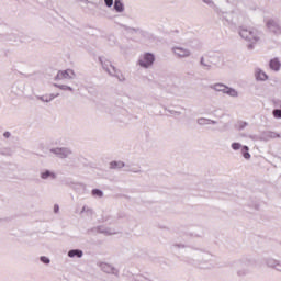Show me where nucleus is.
I'll use <instances>...</instances> for the list:
<instances>
[{"label": "nucleus", "mask_w": 281, "mask_h": 281, "mask_svg": "<svg viewBox=\"0 0 281 281\" xmlns=\"http://www.w3.org/2000/svg\"><path fill=\"white\" fill-rule=\"evenodd\" d=\"M40 178L43 181H54L56 179V172L49 170V169H44L40 172Z\"/></svg>", "instance_id": "obj_11"}, {"label": "nucleus", "mask_w": 281, "mask_h": 281, "mask_svg": "<svg viewBox=\"0 0 281 281\" xmlns=\"http://www.w3.org/2000/svg\"><path fill=\"white\" fill-rule=\"evenodd\" d=\"M60 94H48V101L52 102V100H55V98H58Z\"/></svg>", "instance_id": "obj_35"}, {"label": "nucleus", "mask_w": 281, "mask_h": 281, "mask_svg": "<svg viewBox=\"0 0 281 281\" xmlns=\"http://www.w3.org/2000/svg\"><path fill=\"white\" fill-rule=\"evenodd\" d=\"M100 232H101V234H109L110 236L114 234V233L111 232V231H100Z\"/></svg>", "instance_id": "obj_40"}, {"label": "nucleus", "mask_w": 281, "mask_h": 281, "mask_svg": "<svg viewBox=\"0 0 281 281\" xmlns=\"http://www.w3.org/2000/svg\"><path fill=\"white\" fill-rule=\"evenodd\" d=\"M231 148L233 150H241L244 159H251V154H249V146L235 142L231 144Z\"/></svg>", "instance_id": "obj_6"}, {"label": "nucleus", "mask_w": 281, "mask_h": 281, "mask_svg": "<svg viewBox=\"0 0 281 281\" xmlns=\"http://www.w3.org/2000/svg\"><path fill=\"white\" fill-rule=\"evenodd\" d=\"M36 100H41V102L49 103V97H48V94L36 95Z\"/></svg>", "instance_id": "obj_29"}, {"label": "nucleus", "mask_w": 281, "mask_h": 281, "mask_svg": "<svg viewBox=\"0 0 281 281\" xmlns=\"http://www.w3.org/2000/svg\"><path fill=\"white\" fill-rule=\"evenodd\" d=\"M3 220L0 217V223L2 222Z\"/></svg>", "instance_id": "obj_43"}, {"label": "nucleus", "mask_w": 281, "mask_h": 281, "mask_svg": "<svg viewBox=\"0 0 281 281\" xmlns=\"http://www.w3.org/2000/svg\"><path fill=\"white\" fill-rule=\"evenodd\" d=\"M279 260H276L273 258H266V265L268 267H271L272 269H277L278 270V265H279Z\"/></svg>", "instance_id": "obj_22"}, {"label": "nucleus", "mask_w": 281, "mask_h": 281, "mask_svg": "<svg viewBox=\"0 0 281 281\" xmlns=\"http://www.w3.org/2000/svg\"><path fill=\"white\" fill-rule=\"evenodd\" d=\"M202 1H203V3L209 5V8H216V4L214 3L213 0H202Z\"/></svg>", "instance_id": "obj_30"}, {"label": "nucleus", "mask_w": 281, "mask_h": 281, "mask_svg": "<svg viewBox=\"0 0 281 281\" xmlns=\"http://www.w3.org/2000/svg\"><path fill=\"white\" fill-rule=\"evenodd\" d=\"M114 10L119 13L124 12V3H122V0H114Z\"/></svg>", "instance_id": "obj_24"}, {"label": "nucleus", "mask_w": 281, "mask_h": 281, "mask_svg": "<svg viewBox=\"0 0 281 281\" xmlns=\"http://www.w3.org/2000/svg\"><path fill=\"white\" fill-rule=\"evenodd\" d=\"M172 53L178 58H190V56H192V50L188 49V48H186L183 46H175V47H172Z\"/></svg>", "instance_id": "obj_7"}, {"label": "nucleus", "mask_w": 281, "mask_h": 281, "mask_svg": "<svg viewBox=\"0 0 281 281\" xmlns=\"http://www.w3.org/2000/svg\"><path fill=\"white\" fill-rule=\"evenodd\" d=\"M106 8H113V0H104Z\"/></svg>", "instance_id": "obj_34"}, {"label": "nucleus", "mask_w": 281, "mask_h": 281, "mask_svg": "<svg viewBox=\"0 0 281 281\" xmlns=\"http://www.w3.org/2000/svg\"><path fill=\"white\" fill-rule=\"evenodd\" d=\"M272 113L274 117L281 120V109H274Z\"/></svg>", "instance_id": "obj_31"}, {"label": "nucleus", "mask_w": 281, "mask_h": 281, "mask_svg": "<svg viewBox=\"0 0 281 281\" xmlns=\"http://www.w3.org/2000/svg\"><path fill=\"white\" fill-rule=\"evenodd\" d=\"M99 267H100L101 271H103L104 273H112L114 276L117 273V270L113 266H111L106 262L99 263Z\"/></svg>", "instance_id": "obj_12"}, {"label": "nucleus", "mask_w": 281, "mask_h": 281, "mask_svg": "<svg viewBox=\"0 0 281 281\" xmlns=\"http://www.w3.org/2000/svg\"><path fill=\"white\" fill-rule=\"evenodd\" d=\"M169 113H171V115H181V112H177L175 110H169Z\"/></svg>", "instance_id": "obj_38"}, {"label": "nucleus", "mask_w": 281, "mask_h": 281, "mask_svg": "<svg viewBox=\"0 0 281 281\" xmlns=\"http://www.w3.org/2000/svg\"><path fill=\"white\" fill-rule=\"evenodd\" d=\"M124 216H125V215L123 214L122 216H119V217H120V218H124Z\"/></svg>", "instance_id": "obj_42"}, {"label": "nucleus", "mask_w": 281, "mask_h": 281, "mask_svg": "<svg viewBox=\"0 0 281 281\" xmlns=\"http://www.w3.org/2000/svg\"><path fill=\"white\" fill-rule=\"evenodd\" d=\"M124 172H133L134 175H142V167L139 165H125Z\"/></svg>", "instance_id": "obj_14"}, {"label": "nucleus", "mask_w": 281, "mask_h": 281, "mask_svg": "<svg viewBox=\"0 0 281 281\" xmlns=\"http://www.w3.org/2000/svg\"><path fill=\"white\" fill-rule=\"evenodd\" d=\"M209 60L213 63L212 67H218V65L221 64V57L218 56H211L209 57Z\"/></svg>", "instance_id": "obj_26"}, {"label": "nucleus", "mask_w": 281, "mask_h": 281, "mask_svg": "<svg viewBox=\"0 0 281 281\" xmlns=\"http://www.w3.org/2000/svg\"><path fill=\"white\" fill-rule=\"evenodd\" d=\"M172 247L173 249H189L192 252L193 258H195L198 262H201V265H207L206 269L214 267V255L207 251L191 248L186 243H175Z\"/></svg>", "instance_id": "obj_1"}, {"label": "nucleus", "mask_w": 281, "mask_h": 281, "mask_svg": "<svg viewBox=\"0 0 281 281\" xmlns=\"http://www.w3.org/2000/svg\"><path fill=\"white\" fill-rule=\"evenodd\" d=\"M269 67L270 69H272V71H280V67H281L280 60L278 58L271 59L269 63Z\"/></svg>", "instance_id": "obj_19"}, {"label": "nucleus", "mask_w": 281, "mask_h": 281, "mask_svg": "<svg viewBox=\"0 0 281 281\" xmlns=\"http://www.w3.org/2000/svg\"><path fill=\"white\" fill-rule=\"evenodd\" d=\"M40 260H41V262H43L44 265H49V262H52V261L49 260V258H47V257H45V256H42V257L40 258Z\"/></svg>", "instance_id": "obj_32"}, {"label": "nucleus", "mask_w": 281, "mask_h": 281, "mask_svg": "<svg viewBox=\"0 0 281 281\" xmlns=\"http://www.w3.org/2000/svg\"><path fill=\"white\" fill-rule=\"evenodd\" d=\"M240 267L243 270L237 271L238 276H247V273H249V266L247 265V262H241Z\"/></svg>", "instance_id": "obj_25"}, {"label": "nucleus", "mask_w": 281, "mask_h": 281, "mask_svg": "<svg viewBox=\"0 0 281 281\" xmlns=\"http://www.w3.org/2000/svg\"><path fill=\"white\" fill-rule=\"evenodd\" d=\"M54 212L55 214H58V212H60V206H58V204L54 205Z\"/></svg>", "instance_id": "obj_37"}, {"label": "nucleus", "mask_w": 281, "mask_h": 281, "mask_svg": "<svg viewBox=\"0 0 281 281\" xmlns=\"http://www.w3.org/2000/svg\"><path fill=\"white\" fill-rule=\"evenodd\" d=\"M85 212H87L88 214H90V213H91V209H90L89 206L85 205V206L82 207L80 214H85Z\"/></svg>", "instance_id": "obj_33"}, {"label": "nucleus", "mask_w": 281, "mask_h": 281, "mask_svg": "<svg viewBox=\"0 0 281 281\" xmlns=\"http://www.w3.org/2000/svg\"><path fill=\"white\" fill-rule=\"evenodd\" d=\"M122 168H126V165L122 160L110 162V170H122Z\"/></svg>", "instance_id": "obj_18"}, {"label": "nucleus", "mask_w": 281, "mask_h": 281, "mask_svg": "<svg viewBox=\"0 0 281 281\" xmlns=\"http://www.w3.org/2000/svg\"><path fill=\"white\" fill-rule=\"evenodd\" d=\"M200 265H202L201 267H203V265H205V263H201V262H200Z\"/></svg>", "instance_id": "obj_44"}, {"label": "nucleus", "mask_w": 281, "mask_h": 281, "mask_svg": "<svg viewBox=\"0 0 281 281\" xmlns=\"http://www.w3.org/2000/svg\"><path fill=\"white\" fill-rule=\"evenodd\" d=\"M277 137H280V134L271 131H267L261 134V138L265 139V142H269V139H276Z\"/></svg>", "instance_id": "obj_16"}, {"label": "nucleus", "mask_w": 281, "mask_h": 281, "mask_svg": "<svg viewBox=\"0 0 281 281\" xmlns=\"http://www.w3.org/2000/svg\"><path fill=\"white\" fill-rule=\"evenodd\" d=\"M239 36H241L244 41H247V43H249L248 49H254V45H257V43H260V41L262 40L263 33L262 30L258 27H241L239 29Z\"/></svg>", "instance_id": "obj_2"}, {"label": "nucleus", "mask_w": 281, "mask_h": 281, "mask_svg": "<svg viewBox=\"0 0 281 281\" xmlns=\"http://www.w3.org/2000/svg\"><path fill=\"white\" fill-rule=\"evenodd\" d=\"M92 196H97L98 199H102L104 196V192L100 189L92 190Z\"/></svg>", "instance_id": "obj_28"}, {"label": "nucleus", "mask_w": 281, "mask_h": 281, "mask_svg": "<svg viewBox=\"0 0 281 281\" xmlns=\"http://www.w3.org/2000/svg\"><path fill=\"white\" fill-rule=\"evenodd\" d=\"M277 271H281V261H279V263L277 266Z\"/></svg>", "instance_id": "obj_41"}, {"label": "nucleus", "mask_w": 281, "mask_h": 281, "mask_svg": "<svg viewBox=\"0 0 281 281\" xmlns=\"http://www.w3.org/2000/svg\"><path fill=\"white\" fill-rule=\"evenodd\" d=\"M54 87H56L57 89H60L61 91H74V88H71L67 85L55 83Z\"/></svg>", "instance_id": "obj_27"}, {"label": "nucleus", "mask_w": 281, "mask_h": 281, "mask_svg": "<svg viewBox=\"0 0 281 281\" xmlns=\"http://www.w3.org/2000/svg\"><path fill=\"white\" fill-rule=\"evenodd\" d=\"M155 64V55L153 53H145L138 59L139 67L143 69H149Z\"/></svg>", "instance_id": "obj_5"}, {"label": "nucleus", "mask_w": 281, "mask_h": 281, "mask_svg": "<svg viewBox=\"0 0 281 281\" xmlns=\"http://www.w3.org/2000/svg\"><path fill=\"white\" fill-rule=\"evenodd\" d=\"M49 153L55 155L58 159H69L72 153L69 147H54L49 149Z\"/></svg>", "instance_id": "obj_4"}, {"label": "nucleus", "mask_w": 281, "mask_h": 281, "mask_svg": "<svg viewBox=\"0 0 281 281\" xmlns=\"http://www.w3.org/2000/svg\"><path fill=\"white\" fill-rule=\"evenodd\" d=\"M247 126V122H240L239 123V131H243Z\"/></svg>", "instance_id": "obj_36"}, {"label": "nucleus", "mask_w": 281, "mask_h": 281, "mask_svg": "<svg viewBox=\"0 0 281 281\" xmlns=\"http://www.w3.org/2000/svg\"><path fill=\"white\" fill-rule=\"evenodd\" d=\"M224 93L226 95H229L231 98H238V91L236 89L227 87V86H226V90Z\"/></svg>", "instance_id": "obj_23"}, {"label": "nucleus", "mask_w": 281, "mask_h": 281, "mask_svg": "<svg viewBox=\"0 0 281 281\" xmlns=\"http://www.w3.org/2000/svg\"><path fill=\"white\" fill-rule=\"evenodd\" d=\"M255 77H256V80H259L261 82H265L266 80H269V76L266 75V72L262 71V69H260V68H257L255 70Z\"/></svg>", "instance_id": "obj_15"}, {"label": "nucleus", "mask_w": 281, "mask_h": 281, "mask_svg": "<svg viewBox=\"0 0 281 281\" xmlns=\"http://www.w3.org/2000/svg\"><path fill=\"white\" fill-rule=\"evenodd\" d=\"M210 89H213V91H217L220 93H225L227 86L223 83H215V85H211Z\"/></svg>", "instance_id": "obj_20"}, {"label": "nucleus", "mask_w": 281, "mask_h": 281, "mask_svg": "<svg viewBox=\"0 0 281 281\" xmlns=\"http://www.w3.org/2000/svg\"><path fill=\"white\" fill-rule=\"evenodd\" d=\"M99 63L103 71H105V74L110 75L112 78H116L119 82H124L126 80L124 74H122L120 69L113 66L111 60L106 59L105 57H99Z\"/></svg>", "instance_id": "obj_3"}, {"label": "nucleus", "mask_w": 281, "mask_h": 281, "mask_svg": "<svg viewBox=\"0 0 281 281\" xmlns=\"http://www.w3.org/2000/svg\"><path fill=\"white\" fill-rule=\"evenodd\" d=\"M12 134L10 132H4L3 133V137H5V139H9V137L11 136Z\"/></svg>", "instance_id": "obj_39"}, {"label": "nucleus", "mask_w": 281, "mask_h": 281, "mask_svg": "<svg viewBox=\"0 0 281 281\" xmlns=\"http://www.w3.org/2000/svg\"><path fill=\"white\" fill-rule=\"evenodd\" d=\"M267 27L270 32H273V34H281V24L278 20H269L267 22Z\"/></svg>", "instance_id": "obj_9"}, {"label": "nucleus", "mask_w": 281, "mask_h": 281, "mask_svg": "<svg viewBox=\"0 0 281 281\" xmlns=\"http://www.w3.org/2000/svg\"><path fill=\"white\" fill-rule=\"evenodd\" d=\"M221 21H223L224 25H232V21L234 19V14L232 12H217Z\"/></svg>", "instance_id": "obj_10"}, {"label": "nucleus", "mask_w": 281, "mask_h": 281, "mask_svg": "<svg viewBox=\"0 0 281 281\" xmlns=\"http://www.w3.org/2000/svg\"><path fill=\"white\" fill-rule=\"evenodd\" d=\"M76 72L72 69L59 70L55 77V80H74Z\"/></svg>", "instance_id": "obj_8"}, {"label": "nucleus", "mask_w": 281, "mask_h": 281, "mask_svg": "<svg viewBox=\"0 0 281 281\" xmlns=\"http://www.w3.org/2000/svg\"><path fill=\"white\" fill-rule=\"evenodd\" d=\"M213 61L209 59V57H201L200 65L203 67L205 71H211V69H214L212 66Z\"/></svg>", "instance_id": "obj_13"}, {"label": "nucleus", "mask_w": 281, "mask_h": 281, "mask_svg": "<svg viewBox=\"0 0 281 281\" xmlns=\"http://www.w3.org/2000/svg\"><path fill=\"white\" fill-rule=\"evenodd\" d=\"M83 252L80 249H71L68 251V258H82Z\"/></svg>", "instance_id": "obj_21"}, {"label": "nucleus", "mask_w": 281, "mask_h": 281, "mask_svg": "<svg viewBox=\"0 0 281 281\" xmlns=\"http://www.w3.org/2000/svg\"><path fill=\"white\" fill-rule=\"evenodd\" d=\"M196 124H199V126H207L210 124H218V122L212 120V119H205V117H199L196 120Z\"/></svg>", "instance_id": "obj_17"}]
</instances>
